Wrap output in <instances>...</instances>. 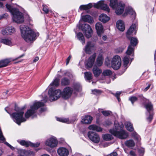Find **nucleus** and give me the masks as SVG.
I'll return each mask as SVG.
<instances>
[{"instance_id": "f257e3e1", "label": "nucleus", "mask_w": 156, "mask_h": 156, "mask_svg": "<svg viewBox=\"0 0 156 156\" xmlns=\"http://www.w3.org/2000/svg\"><path fill=\"white\" fill-rule=\"evenodd\" d=\"M45 105L44 103L41 101H36L34 102L32 105L30 107V109H28L25 113V116L26 119L31 117L32 118L36 117L37 116V110L41 108L39 110V114L47 110L46 107H43Z\"/></svg>"}, {"instance_id": "f03ea898", "label": "nucleus", "mask_w": 156, "mask_h": 156, "mask_svg": "<svg viewBox=\"0 0 156 156\" xmlns=\"http://www.w3.org/2000/svg\"><path fill=\"white\" fill-rule=\"evenodd\" d=\"M21 36L24 40L28 43L31 42L35 40L36 36V34L28 26L25 25H21L20 26Z\"/></svg>"}, {"instance_id": "7ed1b4c3", "label": "nucleus", "mask_w": 156, "mask_h": 156, "mask_svg": "<svg viewBox=\"0 0 156 156\" xmlns=\"http://www.w3.org/2000/svg\"><path fill=\"white\" fill-rule=\"evenodd\" d=\"M5 6L7 10L12 15V19L14 22L17 23H21L24 22L23 14L18 9L8 4H6Z\"/></svg>"}, {"instance_id": "20e7f679", "label": "nucleus", "mask_w": 156, "mask_h": 156, "mask_svg": "<svg viewBox=\"0 0 156 156\" xmlns=\"http://www.w3.org/2000/svg\"><path fill=\"white\" fill-rule=\"evenodd\" d=\"M73 92V89L69 87H66L63 90V93L60 90H54L53 88H50L48 91L50 97L53 98H65L66 96H70Z\"/></svg>"}, {"instance_id": "39448f33", "label": "nucleus", "mask_w": 156, "mask_h": 156, "mask_svg": "<svg viewBox=\"0 0 156 156\" xmlns=\"http://www.w3.org/2000/svg\"><path fill=\"white\" fill-rule=\"evenodd\" d=\"M25 107H24L22 108V110L20 111V109L16 107H15V110L16 111L19 112H15L10 114V115L12 117L14 121L19 125H20L21 122H25L26 121V119L23 117L24 112L23 110L24 109Z\"/></svg>"}, {"instance_id": "423d86ee", "label": "nucleus", "mask_w": 156, "mask_h": 156, "mask_svg": "<svg viewBox=\"0 0 156 156\" xmlns=\"http://www.w3.org/2000/svg\"><path fill=\"white\" fill-rule=\"evenodd\" d=\"M110 6L115 10V12L117 15L121 14L124 10L125 5L121 2L117 3V0H110Z\"/></svg>"}, {"instance_id": "0eeeda50", "label": "nucleus", "mask_w": 156, "mask_h": 156, "mask_svg": "<svg viewBox=\"0 0 156 156\" xmlns=\"http://www.w3.org/2000/svg\"><path fill=\"white\" fill-rule=\"evenodd\" d=\"M109 132L115 136L121 139H126L128 136V134L126 131L121 130L118 131L116 128L110 129Z\"/></svg>"}, {"instance_id": "6e6552de", "label": "nucleus", "mask_w": 156, "mask_h": 156, "mask_svg": "<svg viewBox=\"0 0 156 156\" xmlns=\"http://www.w3.org/2000/svg\"><path fill=\"white\" fill-rule=\"evenodd\" d=\"M130 44L128 46L127 51L126 53L127 55H130L133 54L134 52V47L137 44L138 40L137 39L133 37H131L130 39Z\"/></svg>"}, {"instance_id": "1a4fd4ad", "label": "nucleus", "mask_w": 156, "mask_h": 156, "mask_svg": "<svg viewBox=\"0 0 156 156\" xmlns=\"http://www.w3.org/2000/svg\"><path fill=\"white\" fill-rule=\"evenodd\" d=\"M121 64V59L119 56H114L111 62L112 67L114 69L117 70L120 67Z\"/></svg>"}, {"instance_id": "9d476101", "label": "nucleus", "mask_w": 156, "mask_h": 156, "mask_svg": "<svg viewBox=\"0 0 156 156\" xmlns=\"http://www.w3.org/2000/svg\"><path fill=\"white\" fill-rule=\"evenodd\" d=\"M82 30L87 38H89L91 36L92 30L90 25L87 24H83L82 26Z\"/></svg>"}, {"instance_id": "9b49d317", "label": "nucleus", "mask_w": 156, "mask_h": 156, "mask_svg": "<svg viewBox=\"0 0 156 156\" xmlns=\"http://www.w3.org/2000/svg\"><path fill=\"white\" fill-rule=\"evenodd\" d=\"M137 23L135 22L133 23L128 30L126 34V36L128 39H130L132 36V34L133 31H135L134 34H136L137 29Z\"/></svg>"}, {"instance_id": "f8f14e48", "label": "nucleus", "mask_w": 156, "mask_h": 156, "mask_svg": "<svg viewBox=\"0 0 156 156\" xmlns=\"http://www.w3.org/2000/svg\"><path fill=\"white\" fill-rule=\"evenodd\" d=\"M87 135L89 138L94 142L98 143L100 141V137L96 133L89 131L88 132Z\"/></svg>"}, {"instance_id": "ddd939ff", "label": "nucleus", "mask_w": 156, "mask_h": 156, "mask_svg": "<svg viewBox=\"0 0 156 156\" xmlns=\"http://www.w3.org/2000/svg\"><path fill=\"white\" fill-rule=\"evenodd\" d=\"M94 7L97 9H100L104 10L108 12H109L110 9L108 5L104 3L103 1L99 2L98 3L95 4L94 5Z\"/></svg>"}, {"instance_id": "4468645a", "label": "nucleus", "mask_w": 156, "mask_h": 156, "mask_svg": "<svg viewBox=\"0 0 156 156\" xmlns=\"http://www.w3.org/2000/svg\"><path fill=\"white\" fill-rule=\"evenodd\" d=\"M142 104L144 105L145 108L147 111L150 113L153 109V105L151 102L146 98H142L141 100Z\"/></svg>"}, {"instance_id": "2eb2a0df", "label": "nucleus", "mask_w": 156, "mask_h": 156, "mask_svg": "<svg viewBox=\"0 0 156 156\" xmlns=\"http://www.w3.org/2000/svg\"><path fill=\"white\" fill-rule=\"evenodd\" d=\"M58 141L55 137H51L47 140L45 142V144L51 147H54L57 146Z\"/></svg>"}, {"instance_id": "dca6fc26", "label": "nucleus", "mask_w": 156, "mask_h": 156, "mask_svg": "<svg viewBox=\"0 0 156 156\" xmlns=\"http://www.w3.org/2000/svg\"><path fill=\"white\" fill-rule=\"evenodd\" d=\"M96 56V53H94L89 58L86 63V66L89 68H91L92 66Z\"/></svg>"}, {"instance_id": "f3484780", "label": "nucleus", "mask_w": 156, "mask_h": 156, "mask_svg": "<svg viewBox=\"0 0 156 156\" xmlns=\"http://www.w3.org/2000/svg\"><path fill=\"white\" fill-rule=\"evenodd\" d=\"M58 154L61 156H67L69 154L68 150L65 148H59L57 151Z\"/></svg>"}, {"instance_id": "a211bd4d", "label": "nucleus", "mask_w": 156, "mask_h": 156, "mask_svg": "<svg viewBox=\"0 0 156 156\" xmlns=\"http://www.w3.org/2000/svg\"><path fill=\"white\" fill-rule=\"evenodd\" d=\"M92 71L95 77H98L102 73V70L96 65H94L92 69Z\"/></svg>"}, {"instance_id": "6ab92c4d", "label": "nucleus", "mask_w": 156, "mask_h": 156, "mask_svg": "<svg viewBox=\"0 0 156 156\" xmlns=\"http://www.w3.org/2000/svg\"><path fill=\"white\" fill-rule=\"evenodd\" d=\"M95 28L98 35H101V33L103 32V27L101 23L100 22H98L96 24Z\"/></svg>"}, {"instance_id": "aec40b11", "label": "nucleus", "mask_w": 156, "mask_h": 156, "mask_svg": "<svg viewBox=\"0 0 156 156\" xmlns=\"http://www.w3.org/2000/svg\"><path fill=\"white\" fill-rule=\"evenodd\" d=\"M116 26L118 29L121 31H123L125 29L124 23L121 20H118L116 22Z\"/></svg>"}, {"instance_id": "412c9836", "label": "nucleus", "mask_w": 156, "mask_h": 156, "mask_svg": "<svg viewBox=\"0 0 156 156\" xmlns=\"http://www.w3.org/2000/svg\"><path fill=\"white\" fill-rule=\"evenodd\" d=\"M109 20V17L104 14H102L99 16V20L104 23H106Z\"/></svg>"}, {"instance_id": "4be33fe9", "label": "nucleus", "mask_w": 156, "mask_h": 156, "mask_svg": "<svg viewBox=\"0 0 156 156\" xmlns=\"http://www.w3.org/2000/svg\"><path fill=\"white\" fill-rule=\"evenodd\" d=\"M92 120V118L90 115H87L82 119V122L85 124H90Z\"/></svg>"}, {"instance_id": "5701e85b", "label": "nucleus", "mask_w": 156, "mask_h": 156, "mask_svg": "<svg viewBox=\"0 0 156 156\" xmlns=\"http://www.w3.org/2000/svg\"><path fill=\"white\" fill-rule=\"evenodd\" d=\"M83 20L85 22H88L90 23H93V20L92 18L89 15H86L82 17Z\"/></svg>"}, {"instance_id": "b1692460", "label": "nucleus", "mask_w": 156, "mask_h": 156, "mask_svg": "<svg viewBox=\"0 0 156 156\" xmlns=\"http://www.w3.org/2000/svg\"><path fill=\"white\" fill-rule=\"evenodd\" d=\"M10 61L8 59H6L0 61V68L7 66Z\"/></svg>"}, {"instance_id": "393cba45", "label": "nucleus", "mask_w": 156, "mask_h": 156, "mask_svg": "<svg viewBox=\"0 0 156 156\" xmlns=\"http://www.w3.org/2000/svg\"><path fill=\"white\" fill-rule=\"evenodd\" d=\"M104 58L102 55H99L96 61V64L98 66H100L103 64Z\"/></svg>"}, {"instance_id": "a878e982", "label": "nucleus", "mask_w": 156, "mask_h": 156, "mask_svg": "<svg viewBox=\"0 0 156 156\" xmlns=\"http://www.w3.org/2000/svg\"><path fill=\"white\" fill-rule=\"evenodd\" d=\"M88 129L90 130H95L97 132H101L102 131V129L101 127L94 125H90L88 127Z\"/></svg>"}, {"instance_id": "bb28decb", "label": "nucleus", "mask_w": 156, "mask_h": 156, "mask_svg": "<svg viewBox=\"0 0 156 156\" xmlns=\"http://www.w3.org/2000/svg\"><path fill=\"white\" fill-rule=\"evenodd\" d=\"M93 6L92 4L89 3L87 5H82L80 7L79 9L81 11L82 10H86L91 8Z\"/></svg>"}, {"instance_id": "cd10ccee", "label": "nucleus", "mask_w": 156, "mask_h": 156, "mask_svg": "<svg viewBox=\"0 0 156 156\" xmlns=\"http://www.w3.org/2000/svg\"><path fill=\"white\" fill-rule=\"evenodd\" d=\"M59 79L58 78H55L54 80L50 84V86H52L53 87L51 88H53L54 90H55V89L53 87H57L59 84Z\"/></svg>"}, {"instance_id": "c85d7f7f", "label": "nucleus", "mask_w": 156, "mask_h": 156, "mask_svg": "<svg viewBox=\"0 0 156 156\" xmlns=\"http://www.w3.org/2000/svg\"><path fill=\"white\" fill-rule=\"evenodd\" d=\"M77 38L81 42L82 44L84 45L85 43V41L83 34L81 33H78L77 35Z\"/></svg>"}, {"instance_id": "c756f323", "label": "nucleus", "mask_w": 156, "mask_h": 156, "mask_svg": "<svg viewBox=\"0 0 156 156\" xmlns=\"http://www.w3.org/2000/svg\"><path fill=\"white\" fill-rule=\"evenodd\" d=\"M125 144V145L128 147H133L135 145L134 142L132 140L126 141Z\"/></svg>"}, {"instance_id": "7c9ffc66", "label": "nucleus", "mask_w": 156, "mask_h": 156, "mask_svg": "<svg viewBox=\"0 0 156 156\" xmlns=\"http://www.w3.org/2000/svg\"><path fill=\"white\" fill-rule=\"evenodd\" d=\"M73 87L74 90L77 91H80L82 90V87L80 84L78 83H74Z\"/></svg>"}, {"instance_id": "2f4dec72", "label": "nucleus", "mask_w": 156, "mask_h": 156, "mask_svg": "<svg viewBox=\"0 0 156 156\" xmlns=\"http://www.w3.org/2000/svg\"><path fill=\"white\" fill-rule=\"evenodd\" d=\"M69 80L66 77L62 78L61 81V84L62 86H66L69 84Z\"/></svg>"}, {"instance_id": "473e14b6", "label": "nucleus", "mask_w": 156, "mask_h": 156, "mask_svg": "<svg viewBox=\"0 0 156 156\" xmlns=\"http://www.w3.org/2000/svg\"><path fill=\"white\" fill-rule=\"evenodd\" d=\"M125 126L126 129L129 131L132 132L134 130L133 125L130 122H127L125 124Z\"/></svg>"}, {"instance_id": "72a5a7b5", "label": "nucleus", "mask_w": 156, "mask_h": 156, "mask_svg": "<svg viewBox=\"0 0 156 156\" xmlns=\"http://www.w3.org/2000/svg\"><path fill=\"white\" fill-rule=\"evenodd\" d=\"M103 139L106 141H109L112 140L113 137L112 136L109 134H106L103 136Z\"/></svg>"}, {"instance_id": "f704fd0d", "label": "nucleus", "mask_w": 156, "mask_h": 156, "mask_svg": "<svg viewBox=\"0 0 156 156\" xmlns=\"http://www.w3.org/2000/svg\"><path fill=\"white\" fill-rule=\"evenodd\" d=\"M85 78L87 80L90 81L92 79V74L90 72H86L84 73Z\"/></svg>"}, {"instance_id": "c9c22d12", "label": "nucleus", "mask_w": 156, "mask_h": 156, "mask_svg": "<svg viewBox=\"0 0 156 156\" xmlns=\"http://www.w3.org/2000/svg\"><path fill=\"white\" fill-rule=\"evenodd\" d=\"M127 11L128 13L132 16V18L135 19L136 16V13L133 9L131 8H129Z\"/></svg>"}, {"instance_id": "e433bc0d", "label": "nucleus", "mask_w": 156, "mask_h": 156, "mask_svg": "<svg viewBox=\"0 0 156 156\" xmlns=\"http://www.w3.org/2000/svg\"><path fill=\"white\" fill-rule=\"evenodd\" d=\"M0 140L4 142V144L7 146H8L9 144L5 141V139L4 137L1 129H0Z\"/></svg>"}, {"instance_id": "4c0bfd02", "label": "nucleus", "mask_w": 156, "mask_h": 156, "mask_svg": "<svg viewBox=\"0 0 156 156\" xmlns=\"http://www.w3.org/2000/svg\"><path fill=\"white\" fill-rule=\"evenodd\" d=\"M1 42L7 45H11L12 44L11 41L8 39H2L1 41Z\"/></svg>"}, {"instance_id": "58836bf2", "label": "nucleus", "mask_w": 156, "mask_h": 156, "mask_svg": "<svg viewBox=\"0 0 156 156\" xmlns=\"http://www.w3.org/2000/svg\"><path fill=\"white\" fill-rule=\"evenodd\" d=\"M112 72L109 69H106L104 70L102 73V75L105 76H109L112 75Z\"/></svg>"}, {"instance_id": "ea45409f", "label": "nucleus", "mask_w": 156, "mask_h": 156, "mask_svg": "<svg viewBox=\"0 0 156 156\" xmlns=\"http://www.w3.org/2000/svg\"><path fill=\"white\" fill-rule=\"evenodd\" d=\"M89 43H87L84 48V51L85 52L88 54H91V48L89 47Z\"/></svg>"}, {"instance_id": "a19ab883", "label": "nucleus", "mask_w": 156, "mask_h": 156, "mask_svg": "<svg viewBox=\"0 0 156 156\" xmlns=\"http://www.w3.org/2000/svg\"><path fill=\"white\" fill-rule=\"evenodd\" d=\"M20 143L21 145L27 147L30 146V142L24 140H22L20 142Z\"/></svg>"}, {"instance_id": "79ce46f5", "label": "nucleus", "mask_w": 156, "mask_h": 156, "mask_svg": "<svg viewBox=\"0 0 156 156\" xmlns=\"http://www.w3.org/2000/svg\"><path fill=\"white\" fill-rule=\"evenodd\" d=\"M92 92L93 94L96 95L101 94L103 92L102 91L97 89H94L92 90Z\"/></svg>"}, {"instance_id": "37998d69", "label": "nucleus", "mask_w": 156, "mask_h": 156, "mask_svg": "<svg viewBox=\"0 0 156 156\" xmlns=\"http://www.w3.org/2000/svg\"><path fill=\"white\" fill-rule=\"evenodd\" d=\"M132 136L134 139L137 141L140 140V136L138 135L136 132H133L132 134Z\"/></svg>"}, {"instance_id": "c03bdc74", "label": "nucleus", "mask_w": 156, "mask_h": 156, "mask_svg": "<svg viewBox=\"0 0 156 156\" xmlns=\"http://www.w3.org/2000/svg\"><path fill=\"white\" fill-rule=\"evenodd\" d=\"M7 28L9 34H11L12 33H14L15 32V29L12 26L9 27Z\"/></svg>"}, {"instance_id": "a18cd8bd", "label": "nucleus", "mask_w": 156, "mask_h": 156, "mask_svg": "<svg viewBox=\"0 0 156 156\" xmlns=\"http://www.w3.org/2000/svg\"><path fill=\"white\" fill-rule=\"evenodd\" d=\"M123 61L124 62V65L125 67H126L129 62V59L128 57L127 56L125 57L123 59Z\"/></svg>"}, {"instance_id": "49530a36", "label": "nucleus", "mask_w": 156, "mask_h": 156, "mask_svg": "<svg viewBox=\"0 0 156 156\" xmlns=\"http://www.w3.org/2000/svg\"><path fill=\"white\" fill-rule=\"evenodd\" d=\"M101 112L102 113L103 115L105 116H108L110 115L111 112L109 111H101Z\"/></svg>"}, {"instance_id": "de8ad7c7", "label": "nucleus", "mask_w": 156, "mask_h": 156, "mask_svg": "<svg viewBox=\"0 0 156 156\" xmlns=\"http://www.w3.org/2000/svg\"><path fill=\"white\" fill-rule=\"evenodd\" d=\"M43 10L45 14H47L49 12V9H48V7L47 5H43Z\"/></svg>"}, {"instance_id": "09e8293b", "label": "nucleus", "mask_w": 156, "mask_h": 156, "mask_svg": "<svg viewBox=\"0 0 156 156\" xmlns=\"http://www.w3.org/2000/svg\"><path fill=\"white\" fill-rule=\"evenodd\" d=\"M57 120L58 121L65 123H66L68 122L67 119L60 118H57Z\"/></svg>"}, {"instance_id": "8fccbe9b", "label": "nucleus", "mask_w": 156, "mask_h": 156, "mask_svg": "<svg viewBox=\"0 0 156 156\" xmlns=\"http://www.w3.org/2000/svg\"><path fill=\"white\" fill-rule=\"evenodd\" d=\"M58 98H44V101H48L49 100L50 101H53L57 100Z\"/></svg>"}, {"instance_id": "3c124183", "label": "nucleus", "mask_w": 156, "mask_h": 156, "mask_svg": "<svg viewBox=\"0 0 156 156\" xmlns=\"http://www.w3.org/2000/svg\"><path fill=\"white\" fill-rule=\"evenodd\" d=\"M40 145V143H33L30 142V146L33 147H37Z\"/></svg>"}, {"instance_id": "603ef678", "label": "nucleus", "mask_w": 156, "mask_h": 156, "mask_svg": "<svg viewBox=\"0 0 156 156\" xmlns=\"http://www.w3.org/2000/svg\"><path fill=\"white\" fill-rule=\"evenodd\" d=\"M112 122H111L110 120H107L105 122V124L104 125L106 126H108L111 125L112 124Z\"/></svg>"}, {"instance_id": "864d4df0", "label": "nucleus", "mask_w": 156, "mask_h": 156, "mask_svg": "<svg viewBox=\"0 0 156 156\" xmlns=\"http://www.w3.org/2000/svg\"><path fill=\"white\" fill-rule=\"evenodd\" d=\"M2 34L4 35L9 34L7 28H6L5 29L3 30L2 31Z\"/></svg>"}, {"instance_id": "5fc2aeb1", "label": "nucleus", "mask_w": 156, "mask_h": 156, "mask_svg": "<svg viewBox=\"0 0 156 156\" xmlns=\"http://www.w3.org/2000/svg\"><path fill=\"white\" fill-rule=\"evenodd\" d=\"M129 100L131 101L132 104H133L135 101H137V98H129Z\"/></svg>"}, {"instance_id": "6e6d98bb", "label": "nucleus", "mask_w": 156, "mask_h": 156, "mask_svg": "<svg viewBox=\"0 0 156 156\" xmlns=\"http://www.w3.org/2000/svg\"><path fill=\"white\" fill-rule=\"evenodd\" d=\"M121 93L122 92L121 91H117L115 94H113L114 95V96L116 98H119L120 97V95Z\"/></svg>"}, {"instance_id": "4d7b16f0", "label": "nucleus", "mask_w": 156, "mask_h": 156, "mask_svg": "<svg viewBox=\"0 0 156 156\" xmlns=\"http://www.w3.org/2000/svg\"><path fill=\"white\" fill-rule=\"evenodd\" d=\"M87 43H89V47L91 49L95 47V44L93 43H92L91 42L88 41Z\"/></svg>"}, {"instance_id": "13d9d810", "label": "nucleus", "mask_w": 156, "mask_h": 156, "mask_svg": "<svg viewBox=\"0 0 156 156\" xmlns=\"http://www.w3.org/2000/svg\"><path fill=\"white\" fill-rule=\"evenodd\" d=\"M105 64L107 66H109L110 65V61L109 60L108 58H107L106 59H105Z\"/></svg>"}, {"instance_id": "bf43d9fd", "label": "nucleus", "mask_w": 156, "mask_h": 156, "mask_svg": "<svg viewBox=\"0 0 156 156\" xmlns=\"http://www.w3.org/2000/svg\"><path fill=\"white\" fill-rule=\"evenodd\" d=\"M8 16V15L7 13L4 14L0 16V20L2 19L5 18Z\"/></svg>"}, {"instance_id": "052dcab7", "label": "nucleus", "mask_w": 156, "mask_h": 156, "mask_svg": "<svg viewBox=\"0 0 156 156\" xmlns=\"http://www.w3.org/2000/svg\"><path fill=\"white\" fill-rule=\"evenodd\" d=\"M152 119H153L152 115L151 114H150V115H149V116L148 118H147V119L148 121L150 122L152 120Z\"/></svg>"}, {"instance_id": "680f3d73", "label": "nucleus", "mask_w": 156, "mask_h": 156, "mask_svg": "<svg viewBox=\"0 0 156 156\" xmlns=\"http://www.w3.org/2000/svg\"><path fill=\"white\" fill-rule=\"evenodd\" d=\"M71 58V56L70 55L67 58L66 60V65H67L68 64Z\"/></svg>"}, {"instance_id": "e2e57ef3", "label": "nucleus", "mask_w": 156, "mask_h": 156, "mask_svg": "<svg viewBox=\"0 0 156 156\" xmlns=\"http://www.w3.org/2000/svg\"><path fill=\"white\" fill-rule=\"evenodd\" d=\"M129 154L132 156H136L135 152L133 151H130Z\"/></svg>"}, {"instance_id": "0e129e2a", "label": "nucleus", "mask_w": 156, "mask_h": 156, "mask_svg": "<svg viewBox=\"0 0 156 156\" xmlns=\"http://www.w3.org/2000/svg\"><path fill=\"white\" fill-rule=\"evenodd\" d=\"M118 155L117 153L116 152H113L110 154V156H117Z\"/></svg>"}, {"instance_id": "69168bd1", "label": "nucleus", "mask_w": 156, "mask_h": 156, "mask_svg": "<svg viewBox=\"0 0 156 156\" xmlns=\"http://www.w3.org/2000/svg\"><path fill=\"white\" fill-rule=\"evenodd\" d=\"M46 94L47 92H43L41 95L42 98H47V96L46 95Z\"/></svg>"}, {"instance_id": "338daca9", "label": "nucleus", "mask_w": 156, "mask_h": 156, "mask_svg": "<svg viewBox=\"0 0 156 156\" xmlns=\"http://www.w3.org/2000/svg\"><path fill=\"white\" fill-rule=\"evenodd\" d=\"M24 55H25L24 54H23L22 55L18 57V58H16L13 59L12 60V61H14L16 60H17V59H18V58H22V57H23V56H24Z\"/></svg>"}, {"instance_id": "774afa93", "label": "nucleus", "mask_w": 156, "mask_h": 156, "mask_svg": "<svg viewBox=\"0 0 156 156\" xmlns=\"http://www.w3.org/2000/svg\"><path fill=\"white\" fill-rule=\"evenodd\" d=\"M39 60V58L38 57H36L33 61V62H35Z\"/></svg>"}]
</instances>
